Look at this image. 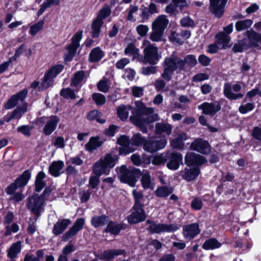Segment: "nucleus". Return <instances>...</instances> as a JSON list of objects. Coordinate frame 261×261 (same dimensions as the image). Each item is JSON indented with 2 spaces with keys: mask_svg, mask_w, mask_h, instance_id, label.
I'll use <instances>...</instances> for the list:
<instances>
[{
  "mask_svg": "<svg viewBox=\"0 0 261 261\" xmlns=\"http://www.w3.org/2000/svg\"><path fill=\"white\" fill-rule=\"evenodd\" d=\"M27 94L28 90L27 89H23L16 94L13 95L5 105V108L7 110L14 108L17 105L19 101H22L25 99Z\"/></svg>",
  "mask_w": 261,
  "mask_h": 261,
  "instance_id": "a211bd4d",
  "label": "nucleus"
},
{
  "mask_svg": "<svg viewBox=\"0 0 261 261\" xmlns=\"http://www.w3.org/2000/svg\"><path fill=\"white\" fill-rule=\"evenodd\" d=\"M103 143L102 141L98 137H91L86 145L87 150L92 152L101 146Z\"/></svg>",
  "mask_w": 261,
  "mask_h": 261,
  "instance_id": "bb28decb",
  "label": "nucleus"
},
{
  "mask_svg": "<svg viewBox=\"0 0 261 261\" xmlns=\"http://www.w3.org/2000/svg\"><path fill=\"white\" fill-rule=\"evenodd\" d=\"M158 12V8L155 4L151 3L148 7H144L141 8V14L140 17V21L144 22L149 19L150 17L153 14Z\"/></svg>",
  "mask_w": 261,
  "mask_h": 261,
  "instance_id": "6ab92c4d",
  "label": "nucleus"
},
{
  "mask_svg": "<svg viewBox=\"0 0 261 261\" xmlns=\"http://www.w3.org/2000/svg\"><path fill=\"white\" fill-rule=\"evenodd\" d=\"M180 37V35L175 31H172L169 36L171 41L179 44H181L183 42Z\"/></svg>",
  "mask_w": 261,
  "mask_h": 261,
  "instance_id": "0e129e2a",
  "label": "nucleus"
},
{
  "mask_svg": "<svg viewBox=\"0 0 261 261\" xmlns=\"http://www.w3.org/2000/svg\"><path fill=\"white\" fill-rule=\"evenodd\" d=\"M139 51V49L133 43H129L124 49V54L127 56H132L133 59L140 58Z\"/></svg>",
  "mask_w": 261,
  "mask_h": 261,
  "instance_id": "f704fd0d",
  "label": "nucleus"
},
{
  "mask_svg": "<svg viewBox=\"0 0 261 261\" xmlns=\"http://www.w3.org/2000/svg\"><path fill=\"white\" fill-rule=\"evenodd\" d=\"M172 127L169 124L158 123L156 124L155 132L158 134L165 133L167 135H170L171 133Z\"/></svg>",
  "mask_w": 261,
  "mask_h": 261,
  "instance_id": "58836bf2",
  "label": "nucleus"
},
{
  "mask_svg": "<svg viewBox=\"0 0 261 261\" xmlns=\"http://www.w3.org/2000/svg\"><path fill=\"white\" fill-rule=\"evenodd\" d=\"M97 86L100 91L106 93L110 88V83L107 79L103 78L97 83Z\"/></svg>",
  "mask_w": 261,
  "mask_h": 261,
  "instance_id": "de8ad7c7",
  "label": "nucleus"
},
{
  "mask_svg": "<svg viewBox=\"0 0 261 261\" xmlns=\"http://www.w3.org/2000/svg\"><path fill=\"white\" fill-rule=\"evenodd\" d=\"M60 95L66 99H74L76 98L74 91L69 88L62 89L60 91Z\"/></svg>",
  "mask_w": 261,
  "mask_h": 261,
  "instance_id": "603ef678",
  "label": "nucleus"
},
{
  "mask_svg": "<svg viewBox=\"0 0 261 261\" xmlns=\"http://www.w3.org/2000/svg\"><path fill=\"white\" fill-rule=\"evenodd\" d=\"M117 143L121 146L119 149L120 154L125 155L135 150L134 148L130 146L129 139L126 136H120L117 140Z\"/></svg>",
  "mask_w": 261,
  "mask_h": 261,
  "instance_id": "f3484780",
  "label": "nucleus"
},
{
  "mask_svg": "<svg viewBox=\"0 0 261 261\" xmlns=\"http://www.w3.org/2000/svg\"><path fill=\"white\" fill-rule=\"evenodd\" d=\"M216 38V43L222 46V48H225L230 40V37L224 32L217 34Z\"/></svg>",
  "mask_w": 261,
  "mask_h": 261,
  "instance_id": "ea45409f",
  "label": "nucleus"
},
{
  "mask_svg": "<svg viewBox=\"0 0 261 261\" xmlns=\"http://www.w3.org/2000/svg\"><path fill=\"white\" fill-rule=\"evenodd\" d=\"M200 232V229L198 223H194L183 227L182 234L186 239L192 240Z\"/></svg>",
  "mask_w": 261,
  "mask_h": 261,
  "instance_id": "4468645a",
  "label": "nucleus"
},
{
  "mask_svg": "<svg viewBox=\"0 0 261 261\" xmlns=\"http://www.w3.org/2000/svg\"><path fill=\"white\" fill-rule=\"evenodd\" d=\"M185 164L189 167L200 166L207 162L206 159L203 156L194 153H188L185 158Z\"/></svg>",
  "mask_w": 261,
  "mask_h": 261,
  "instance_id": "f8f14e48",
  "label": "nucleus"
},
{
  "mask_svg": "<svg viewBox=\"0 0 261 261\" xmlns=\"http://www.w3.org/2000/svg\"><path fill=\"white\" fill-rule=\"evenodd\" d=\"M31 174L29 170L24 171L22 174L17 177L15 181L20 188L24 187L31 178Z\"/></svg>",
  "mask_w": 261,
  "mask_h": 261,
  "instance_id": "2f4dec72",
  "label": "nucleus"
},
{
  "mask_svg": "<svg viewBox=\"0 0 261 261\" xmlns=\"http://www.w3.org/2000/svg\"><path fill=\"white\" fill-rule=\"evenodd\" d=\"M108 221L109 217L104 215L92 217L91 220V223L94 227L97 228L104 226Z\"/></svg>",
  "mask_w": 261,
  "mask_h": 261,
  "instance_id": "c756f323",
  "label": "nucleus"
},
{
  "mask_svg": "<svg viewBox=\"0 0 261 261\" xmlns=\"http://www.w3.org/2000/svg\"><path fill=\"white\" fill-rule=\"evenodd\" d=\"M133 195L135 199L134 206H144V197L142 193L134 190L133 191Z\"/></svg>",
  "mask_w": 261,
  "mask_h": 261,
  "instance_id": "c03bdc74",
  "label": "nucleus"
},
{
  "mask_svg": "<svg viewBox=\"0 0 261 261\" xmlns=\"http://www.w3.org/2000/svg\"><path fill=\"white\" fill-rule=\"evenodd\" d=\"M27 112V107L22 106L21 107H18L11 113H8L4 117V120L7 122H9L13 119H20L23 114Z\"/></svg>",
  "mask_w": 261,
  "mask_h": 261,
  "instance_id": "b1692460",
  "label": "nucleus"
},
{
  "mask_svg": "<svg viewBox=\"0 0 261 261\" xmlns=\"http://www.w3.org/2000/svg\"><path fill=\"white\" fill-rule=\"evenodd\" d=\"M138 7L135 5H130L127 9L128 15L127 19L128 21H135L136 20L134 14L138 11Z\"/></svg>",
  "mask_w": 261,
  "mask_h": 261,
  "instance_id": "4d7b16f0",
  "label": "nucleus"
},
{
  "mask_svg": "<svg viewBox=\"0 0 261 261\" xmlns=\"http://www.w3.org/2000/svg\"><path fill=\"white\" fill-rule=\"evenodd\" d=\"M63 68L64 66L63 65H56L53 66L46 73L47 76L55 78L63 70Z\"/></svg>",
  "mask_w": 261,
  "mask_h": 261,
  "instance_id": "a18cd8bd",
  "label": "nucleus"
},
{
  "mask_svg": "<svg viewBox=\"0 0 261 261\" xmlns=\"http://www.w3.org/2000/svg\"><path fill=\"white\" fill-rule=\"evenodd\" d=\"M198 109L202 111V113L213 116L219 112L221 108L218 101L211 102H204L198 106Z\"/></svg>",
  "mask_w": 261,
  "mask_h": 261,
  "instance_id": "9d476101",
  "label": "nucleus"
},
{
  "mask_svg": "<svg viewBox=\"0 0 261 261\" xmlns=\"http://www.w3.org/2000/svg\"><path fill=\"white\" fill-rule=\"evenodd\" d=\"M135 106L136 108L134 109L130 105L120 106L117 109L118 116L121 120H125L128 118L129 111L132 110L130 120L136 125L140 127L143 132L145 133L146 129L144 126L149 123L158 120L159 116L157 114H153V108L146 107L140 101H136Z\"/></svg>",
  "mask_w": 261,
  "mask_h": 261,
  "instance_id": "f257e3e1",
  "label": "nucleus"
},
{
  "mask_svg": "<svg viewBox=\"0 0 261 261\" xmlns=\"http://www.w3.org/2000/svg\"><path fill=\"white\" fill-rule=\"evenodd\" d=\"M254 108V104L248 102L244 105H241L239 108L240 112L242 114H246L249 111H252Z\"/></svg>",
  "mask_w": 261,
  "mask_h": 261,
  "instance_id": "69168bd1",
  "label": "nucleus"
},
{
  "mask_svg": "<svg viewBox=\"0 0 261 261\" xmlns=\"http://www.w3.org/2000/svg\"><path fill=\"white\" fill-rule=\"evenodd\" d=\"M200 171L198 167L192 168H186L180 171L181 176L185 180L190 181L195 179L200 174Z\"/></svg>",
  "mask_w": 261,
  "mask_h": 261,
  "instance_id": "412c9836",
  "label": "nucleus"
},
{
  "mask_svg": "<svg viewBox=\"0 0 261 261\" xmlns=\"http://www.w3.org/2000/svg\"><path fill=\"white\" fill-rule=\"evenodd\" d=\"M164 32V31L152 27V32L150 35V39L154 42L160 41L162 40Z\"/></svg>",
  "mask_w": 261,
  "mask_h": 261,
  "instance_id": "09e8293b",
  "label": "nucleus"
},
{
  "mask_svg": "<svg viewBox=\"0 0 261 261\" xmlns=\"http://www.w3.org/2000/svg\"><path fill=\"white\" fill-rule=\"evenodd\" d=\"M103 51L99 47L93 49L89 54V59L92 62H97L103 57Z\"/></svg>",
  "mask_w": 261,
  "mask_h": 261,
  "instance_id": "7c9ffc66",
  "label": "nucleus"
},
{
  "mask_svg": "<svg viewBox=\"0 0 261 261\" xmlns=\"http://www.w3.org/2000/svg\"><path fill=\"white\" fill-rule=\"evenodd\" d=\"M167 160V155L164 154L155 155L152 160V163L155 165H159L164 163Z\"/></svg>",
  "mask_w": 261,
  "mask_h": 261,
  "instance_id": "e2e57ef3",
  "label": "nucleus"
},
{
  "mask_svg": "<svg viewBox=\"0 0 261 261\" xmlns=\"http://www.w3.org/2000/svg\"><path fill=\"white\" fill-rule=\"evenodd\" d=\"M53 79L52 77L47 76L46 73L45 74L43 80L41 83L42 89H46L52 86L53 84Z\"/></svg>",
  "mask_w": 261,
  "mask_h": 261,
  "instance_id": "680f3d73",
  "label": "nucleus"
},
{
  "mask_svg": "<svg viewBox=\"0 0 261 261\" xmlns=\"http://www.w3.org/2000/svg\"><path fill=\"white\" fill-rule=\"evenodd\" d=\"M227 1L228 0H210V9L212 13L217 17H222Z\"/></svg>",
  "mask_w": 261,
  "mask_h": 261,
  "instance_id": "9b49d317",
  "label": "nucleus"
},
{
  "mask_svg": "<svg viewBox=\"0 0 261 261\" xmlns=\"http://www.w3.org/2000/svg\"><path fill=\"white\" fill-rule=\"evenodd\" d=\"M111 14V9L108 6L103 7L99 12V14L95 19H99L100 21H103V19L106 18Z\"/></svg>",
  "mask_w": 261,
  "mask_h": 261,
  "instance_id": "5fc2aeb1",
  "label": "nucleus"
},
{
  "mask_svg": "<svg viewBox=\"0 0 261 261\" xmlns=\"http://www.w3.org/2000/svg\"><path fill=\"white\" fill-rule=\"evenodd\" d=\"M101 117V113L97 111L93 110L91 111L87 116V118L90 120H96L98 122L100 123H104L105 122V120L102 119H100Z\"/></svg>",
  "mask_w": 261,
  "mask_h": 261,
  "instance_id": "8fccbe9b",
  "label": "nucleus"
},
{
  "mask_svg": "<svg viewBox=\"0 0 261 261\" xmlns=\"http://www.w3.org/2000/svg\"><path fill=\"white\" fill-rule=\"evenodd\" d=\"M182 63L183 70H184L196 66L197 64V61L195 56L189 55L187 56L184 59H182Z\"/></svg>",
  "mask_w": 261,
  "mask_h": 261,
  "instance_id": "c9c22d12",
  "label": "nucleus"
},
{
  "mask_svg": "<svg viewBox=\"0 0 261 261\" xmlns=\"http://www.w3.org/2000/svg\"><path fill=\"white\" fill-rule=\"evenodd\" d=\"M118 175L122 182L128 184L131 187H134L137 177L140 171L137 169H127L125 166L116 168Z\"/></svg>",
  "mask_w": 261,
  "mask_h": 261,
  "instance_id": "423d86ee",
  "label": "nucleus"
},
{
  "mask_svg": "<svg viewBox=\"0 0 261 261\" xmlns=\"http://www.w3.org/2000/svg\"><path fill=\"white\" fill-rule=\"evenodd\" d=\"M143 46L144 47L143 62L151 65L156 64L161 58V56L158 53V47L147 40L143 41Z\"/></svg>",
  "mask_w": 261,
  "mask_h": 261,
  "instance_id": "39448f33",
  "label": "nucleus"
},
{
  "mask_svg": "<svg viewBox=\"0 0 261 261\" xmlns=\"http://www.w3.org/2000/svg\"><path fill=\"white\" fill-rule=\"evenodd\" d=\"M167 143V140L164 138L151 137L146 140L143 149L148 152L153 153L164 148Z\"/></svg>",
  "mask_w": 261,
  "mask_h": 261,
  "instance_id": "0eeeda50",
  "label": "nucleus"
},
{
  "mask_svg": "<svg viewBox=\"0 0 261 261\" xmlns=\"http://www.w3.org/2000/svg\"><path fill=\"white\" fill-rule=\"evenodd\" d=\"M192 149L202 154L208 153L211 151V147L208 142L201 139L195 140L191 144Z\"/></svg>",
  "mask_w": 261,
  "mask_h": 261,
  "instance_id": "2eb2a0df",
  "label": "nucleus"
},
{
  "mask_svg": "<svg viewBox=\"0 0 261 261\" xmlns=\"http://www.w3.org/2000/svg\"><path fill=\"white\" fill-rule=\"evenodd\" d=\"M125 253L124 250L121 249H109L104 251L101 254L100 258L103 259L110 260L114 258L115 256L123 254Z\"/></svg>",
  "mask_w": 261,
  "mask_h": 261,
  "instance_id": "a878e982",
  "label": "nucleus"
},
{
  "mask_svg": "<svg viewBox=\"0 0 261 261\" xmlns=\"http://www.w3.org/2000/svg\"><path fill=\"white\" fill-rule=\"evenodd\" d=\"M59 118L57 116H51L45 122L43 130L45 135H50L56 128L59 122Z\"/></svg>",
  "mask_w": 261,
  "mask_h": 261,
  "instance_id": "aec40b11",
  "label": "nucleus"
},
{
  "mask_svg": "<svg viewBox=\"0 0 261 261\" xmlns=\"http://www.w3.org/2000/svg\"><path fill=\"white\" fill-rule=\"evenodd\" d=\"M182 155L179 153L172 152L170 155L169 161L167 164V167L171 170H177L179 164L182 163Z\"/></svg>",
  "mask_w": 261,
  "mask_h": 261,
  "instance_id": "5701e85b",
  "label": "nucleus"
},
{
  "mask_svg": "<svg viewBox=\"0 0 261 261\" xmlns=\"http://www.w3.org/2000/svg\"><path fill=\"white\" fill-rule=\"evenodd\" d=\"M180 24L185 27H192L194 25V21L189 16L182 18L180 21Z\"/></svg>",
  "mask_w": 261,
  "mask_h": 261,
  "instance_id": "774afa93",
  "label": "nucleus"
},
{
  "mask_svg": "<svg viewBox=\"0 0 261 261\" xmlns=\"http://www.w3.org/2000/svg\"><path fill=\"white\" fill-rule=\"evenodd\" d=\"M77 47L70 44L67 47L68 52L64 56L65 60L67 62L70 61L73 57L75 55Z\"/></svg>",
  "mask_w": 261,
  "mask_h": 261,
  "instance_id": "3c124183",
  "label": "nucleus"
},
{
  "mask_svg": "<svg viewBox=\"0 0 261 261\" xmlns=\"http://www.w3.org/2000/svg\"><path fill=\"white\" fill-rule=\"evenodd\" d=\"M50 192V188H46L40 196L37 194L33 195L29 199L28 209L37 216H39L40 213L43 211L44 202L48 199Z\"/></svg>",
  "mask_w": 261,
  "mask_h": 261,
  "instance_id": "7ed1b4c3",
  "label": "nucleus"
},
{
  "mask_svg": "<svg viewBox=\"0 0 261 261\" xmlns=\"http://www.w3.org/2000/svg\"><path fill=\"white\" fill-rule=\"evenodd\" d=\"M63 167V162L60 161L54 162L49 167V171L52 175L57 177L60 175Z\"/></svg>",
  "mask_w": 261,
  "mask_h": 261,
  "instance_id": "c85d7f7f",
  "label": "nucleus"
},
{
  "mask_svg": "<svg viewBox=\"0 0 261 261\" xmlns=\"http://www.w3.org/2000/svg\"><path fill=\"white\" fill-rule=\"evenodd\" d=\"M173 192L171 188L161 187L156 189L155 194L158 197H166L169 196Z\"/></svg>",
  "mask_w": 261,
  "mask_h": 261,
  "instance_id": "49530a36",
  "label": "nucleus"
},
{
  "mask_svg": "<svg viewBox=\"0 0 261 261\" xmlns=\"http://www.w3.org/2000/svg\"><path fill=\"white\" fill-rule=\"evenodd\" d=\"M146 140L140 134H137L133 136L132 140V144L136 146L143 145L144 147Z\"/></svg>",
  "mask_w": 261,
  "mask_h": 261,
  "instance_id": "6e6d98bb",
  "label": "nucleus"
},
{
  "mask_svg": "<svg viewBox=\"0 0 261 261\" xmlns=\"http://www.w3.org/2000/svg\"><path fill=\"white\" fill-rule=\"evenodd\" d=\"M85 219L83 218L76 220L72 226L64 234L63 240L67 241L70 238L75 236L79 231L83 228Z\"/></svg>",
  "mask_w": 261,
  "mask_h": 261,
  "instance_id": "ddd939ff",
  "label": "nucleus"
},
{
  "mask_svg": "<svg viewBox=\"0 0 261 261\" xmlns=\"http://www.w3.org/2000/svg\"><path fill=\"white\" fill-rule=\"evenodd\" d=\"M43 24L44 21L43 20H40L36 23L31 25L30 28L29 33L32 36H35L37 33L42 29Z\"/></svg>",
  "mask_w": 261,
  "mask_h": 261,
  "instance_id": "864d4df0",
  "label": "nucleus"
},
{
  "mask_svg": "<svg viewBox=\"0 0 261 261\" xmlns=\"http://www.w3.org/2000/svg\"><path fill=\"white\" fill-rule=\"evenodd\" d=\"M253 23L251 19H245L236 22L235 26L237 31L240 32L248 29Z\"/></svg>",
  "mask_w": 261,
  "mask_h": 261,
  "instance_id": "37998d69",
  "label": "nucleus"
},
{
  "mask_svg": "<svg viewBox=\"0 0 261 261\" xmlns=\"http://www.w3.org/2000/svg\"><path fill=\"white\" fill-rule=\"evenodd\" d=\"M208 79L209 75L207 74L200 73L195 75L192 78V81L195 82H201Z\"/></svg>",
  "mask_w": 261,
  "mask_h": 261,
  "instance_id": "338daca9",
  "label": "nucleus"
},
{
  "mask_svg": "<svg viewBox=\"0 0 261 261\" xmlns=\"http://www.w3.org/2000/svg\"><path fill=\"white\" fill-rule=\"evenodd\" d=\"M83 31H77L72 37V42L70 44L77 47L80 46V42L82 38Z\"/></svg>",
  "mask_w": 261,
  "mask_h": 261,
  "instance_id": "bf43d9fd",
  "label": "nucleus"
},
{
  "mask_svg": "<svg viewBox=\"0 0 261 261\" xmlns=\"http://www.w3.org/2000/svg\"><path fill=\"white\" fill-rule=\"evenodd\" d=\"M139 174L141 175V181L143 188L145 189L151 188L152 183L149 173L146 171Z\"/></svg>",
  "mask_w": 261,
  "mask_h": 261,
  "instance_id": "473e14b6",
  "label": "nucleus"
},
{
  "mask_svg": "<svg viewBox=\"0 0 261 261\" xmlns=\"http://www.w3.org/2000/svg\"><path fill=\"white\" fill-rule=\"evenodd\" d=\"M241 89L242 86L238 82H236L232 86L231 85L230 83L227 82L225 83L224 85L223 92L224 96L227 98L231 100H237L243 98L244 96V94L242 93H234L232 92V90L234 92H239Z\"/></svg>",
  "mask_w": 261,
  "mask_h": 261,
  "instance_id": "6e6552de",
  "label": "nucleus"
},
{
  "mask_svg": "<svg viewBox=\"0 0 261 261\" xmlns=\"http://www.w3.org/2000/svg\"><path fill=\"white\" fill-rule=\"evenodd\" d=\"M169 23V20L166 16L161 15L159 16L152 22V27L156 29L165 31Z\"/></svg>",
  "mask_w": 261,
  "mask_h": 261,
  "instance_id": "393cba45",
  "label": "nucleus"
},
{
  "mask_svg": "<svg viewBox=\"0 0 261 261\" xmlns=\"http://www.w3.org/2000/svg\"><path fill=\"white\" fill-rule=\"evenodd\" d=\"M221 243L215 238H211L206 240L202 245V248L206 250H214L219 248Z\"/></svg>",
  "mask_w": 261,
  "mask_h": 261,
  "instance_id": "cd10ccee",
  "label": "nucleus"
},
{
  "mask_svg": "<svg viewBox=\"0 0 261 261\" xmlns=\"http://www.w3.org/2000/svg\"><path fill=\"white\" fill-rule=\"evenodd\" d=\"M85 76V74L83 71H79L74 74V76L71 80V86L76 87L80 85Z\"/></svg>",
  "mask_w": 261,
  "mask_h": 261,
  "instance_id": "79ce46f5",
  "label": "nucleus"
},
{
  "mask_svg": "<svg viewBox=\"0 0 261 261\" xmlns=\"http://www.w3.org/2000/svg\"><path fill=\"white\" fill-rule=\"evenodd\" d=\"M21 248V243L18 241L13 243L8 251V256L11 259L16 257L18 253H20Z\"/></svg>",
  "mask_w": 261,
  "mask_h": 261,
  "instance_id": "72a5a7b5",
  "label": "nucleus"
},
{
  "mask_svg": "<svg viewBox=\"0 0 261 261\" xmlns=\"http://www.w3.org/2000/svg\"><path fill=\"white\" fill-rule=\"evenodd\" d=\"M6 231L5 232V236H9L12 233H16L19 230V227L16 223H13L11 225H7L6 226Z\"/></svg>",
  "mask_w": 261,
  "mask_h": 261,
  "instance_id": "13d9d810",
  "label": "nucleus"
},
{
  "mask_svg": "<svg viewBox=\"0 0 261 261\" xmlns=\"http://www.w3.org/2000/svg\"><path fill=\"white\" fill-rule=\"evenodd\" d=\"M122 228V225L120 224L110 221L105 229V232H109L112 234L117 235L119 233Z\"/></svg>",
  "mask_w": 261,
  "mask_h": 261,
  "instance_id": "e433bc0d",
  "label": "nucleus"
},
{
  "mask_svg": "<svg viewBox=\"0 0 261 261\" xmlns=\"http://www.w3.org/2000/svg\"><path fill=\"white\" fill-rule=\"evenodd\" d=\"M45 175L43 172H39L37 174L35 181V190L36 192H40L45 186V184L43 179Z\"/></svg>",
  "mask_w": 261,
  "mask_h": 261,
  "instance_id": "a19ab883",
  "label": "nucleus"
},
{
  "mask_svg": "<svg viewBox=\"0 0 261 261\" xmlns=\"http://www.w3.org/2000/svg\"><path fill=\"white\" fill-rule=\"evenodd\" d=\"M143 206H134V212L128 218V221L130 223H137L143 221L146 218V214Z\"/></svg>",
  "mask_w": 261,
  "mask_h": 261,
  "instance_id": "dca6fc26",
  "label": "nucleus"
},
{
  "mask_svg": "<svg viewBox=\"0 0 261 261\" xmlns=\"http://www.w3.org/2000/svg\"><path fill=\"white\" fill-rule=\"evenodd\" d=\"M163 66V72L161 76L166 81H169L172 79L174 71L183 70L182 59L173 54L165 59Z\"/></svg>",
  "mask_w": 261,
  "mask_h": 261,
  "instance_id": "f03ea898",
  "label": "nucleus"
},
{
  "mask_svg": "<svg viewBox=\"0 0 261 261\" xmlns=\"http://www.w3.org/2000/svg\"><path fill=\"white\" fill-rule=\"evenodd\" d=\"M92 98L97 105H103L106 102L105 96L101 93H95L92 94Z\"/></svg>",
  "mask_w": 261,
  "mask_h": 261,
  "instance_id": "052dcab7",
  "label": "nucleus"
},
{
  "mask_svg": "<svg viewBox=\"0 0 261 261\" xmlns=\"http://www.w3.org/2000/svg\"><path fill=\"white\" fill-rule=\"evenodd\" d=\"M103 21H100L99 19L93 20L91 25V36L93 38H97L100 34L101 28L103 24Z\"/></svg>",
  "mask_w": 261,
  "mask_h": 261,
  "instance_id": "4c0bfd02",
  "label": "nucleus"
},
{
  "mask_svg": "<svg viewBox=\"0 0 261 261\" xmlns=\"http://www.w3.org/2000/svg\"><path fill=\"white\" fill-rule=\"evenodd\" d=\"M118 160L117 156L108 154L96 162L93 166V172L98 176L108 174L109 168H113Z\"/></svg>",
  "mask_w": 261,
  "mask_h": 261,
  "instance_id": "20e7f679",
  "label": "nucleus"
},
{
  "mask_svg": "<svg viewBox=\"0 0 261 261\" xmlns=\"http://www.w3.org/2000/svg\"><path fill=\"white\" fill-rule=\"evenodd\" d=\"M147 223L150 224L147 228L148 230L152 233H161L162 232H174L179 229L176 224H156L149 220Z\"/></svg>",
  "mask_w": 261,
  "mask_h": 261,
  "instance_id": "1a4fd4ad",
  "label": "nucleus"
},
{
  "mask_svg": "<svg viewBox=\"0 0 261 261\" xmlns=\"http://www.w3.org/2000/svg\"><path fill=\"white\" fill-rule=\"evenodd\" d=\"M71 221L69 219H63L58 220L54 224L53 232L55 235H59L63 233L67 227L71 224Z\"/></svg>",
  "mask_w": 261,
  "mask_h": 261,
  "instance_id": "4be33fe9",
  "label": "nucleus"
}]
</instances>
